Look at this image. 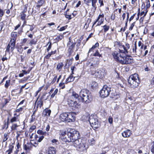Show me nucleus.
Here are the masks:
<instances>
[{
    "instance_id": "nucleus-24",
    "label": "nucleus",
    "mask_w": 154,
    "mask_h": 154,
    "mask_svg": "<svg viewBox=\"0 0 154 154\" xmlns=\"http://www.w3.org/2000/svg\"><path fill=\"white\" fill-rule=\"evenodd\" d=\"M44 2V1L43 0H41L39 1H38L37 3V5L36 7L38 8H39L41 6H42Z\"/></svg>"
},
{
    "instance_id": "nucleus-39",
    "label": "nucleus",
    "mask_w": 154,
    "mask_h": 154,
    "mask_svg": "<svg viewBox=\"0 0 154 154\" xmlns=\"http://www.w3.org/2000/svg\"><path fill=\"white\" fill-rule=\"evenodd\" d=\"M54 77L53 78L52 81H51V82L50 83V84H53L55 82L57 78V75H54Z\"/></svg>"
},
{
    "instance_id": "nucleus-51",
    "label": "nucleus",
    "mask_w": 154,
    "mask_h": 154,
    "mask_svg": "<svg viewBox=\"0 0 154 154\" xmlns=\"http://www.w3.org/2000/svg\"><path fill=\"white\" fill-rule=\"evenodd\" d=\"M92 6L93 8V11H95L97 9V6L96 4H92Z\"/></svg>"
},
{
    "instance_id": "nucleus-29",
    "label": "nucleus",
    "mask_w": 154,
    "mask_h": 154,
    "mask_svg": "<svg viewBox=\"0 0 154 154\" xmlns=\"http://www.w3.org/2000/svg\"><path fill=\"white\" fill-rule=\"evenodd\" d=\"M9 136L7 133H5L4 136V138L3 140V142L6 141L8 139Z\"/></svg>"
},
{
    "instance_id": "nucleus-49",
    "label": "nucleus",
    "mask_w": 154,
    "mask_h": 154,
    "mask_svg": "<svg viewBox=\"0 0 154 154\" xmlns=\"http://www.w3.org/2000/svg\"><path fill=\"white\" fill-rule=\"evenodd\" d=\"M135 22H134L133 23L131 24V26H130V27L129 28V30H131L133 28L135 24Z\"/></svg>"
},
{
    "instance_id": "nucleus-57",
    "label": "nucleus",
    "mask_w": 154,
    "mask_h": 154,
    "mask_svg": "<svg viewBox=\"0 0 154 154\" xmlns=\"http://www.w3.org/2000/svg\"><path fill=\"white\" fill-rule=\"evenodd\" d=\"M99 3L100 4V7L103 6L104 5L103 0H99Z\"/></svg>"
},
{
    "instance_id": "nucleus-27",
    "label": "nucleus",
    "mask_w": 154,
    "mask_h": 154,
    "mask_svg": "<svg viewBox=\"0 0 154 154\" xmlns=\"http://www.w3.org/2000/svg\"><path fill=\"white\" fill-rule=\"evenodd\" d=\"M13 148L14 146H10L9 147V149L6 151V153H7V154H10L11 153Z\"/></svg>"
},
{
    "instance_id": "nucleus-35",
    "label": "nucleus",
    "mask_w": 154,
    "mask_h": 154,
    "mask_svg": "<svg viewBox=\"0 0 154 154\" xmlns=\"http://www.w3.org/2000/svg\"><path fill=\"white\" fill-rule=\"evenodd\" d=\"M10 80H8L6 81V83L5 85V88H8L10 85Z\"/></svg>"
},
{
    "instance_id": "nucleus-31",
    "label": "nucleus",
    "mask_w": 154,
    "mask_h": 154,
    "mask_svg": "<svg viewBox=\"0 0 154 154\" xmlns=\"http://www.w3.org/2000/svg\"><path fill=\"white\" fill-rule=\"evenodd\" d=\"M146 8L147 9V8H149L150 6L149 0H146Z\"/></svg>"
},
{
    "instance_id": "nucleus-33",
    "label": "nucleus",
    "mask_w": 154,
    "mask_h": 154,
    "mask_svg": "<svg viewBox=\"0 0 154 154\" xmlns=\"http://www.w3.org/2000/svg\"><path fill=\"white\" fill-rule=\"evenodd\" d=\"M18 120L17 117L16 116L13 117L11 120V122L12 123L17 121Z\"/></svg>"
},
{
    "instance_id": "nucleus-40",
    "label": "nucleus",
    "mask_w": 154,
    "mask_h": 154,
    "mask_svg": "<svg viewBox=\"0 0 154 154\" xmlns=\"http://www.w3.org/2000/svg\"><path fill=\"white\" fill-rule=\"evenodd\" d=\"M72 96L74 97V98H75L76 99H77L79 96L78 94H76L75 92H73L72 93Z\"/></svg>"
},
{
    "instance_id": "nucleus-14",
    "label": "nucleus",
    "mask_w": 154,
    "mask_h": 154,
    "mask_svg": "<svg viewBox=\"0 0 154 154\" xmlns=\"http://www.w3.org/2000/svg\"><path fill=\"white\" fill-rule=\"evenodd\" d=\"M68 113H63L60 115V120L63 122H67Z\"/></svg>"
},
{
    "instance_id": "nucleus-59",
    "label": "nucleus",
    "mask_w": 154,
    "mask_h": 154,
    "mask_svg": "<svg viewBox=\"0 0 154 154\" xmlns=\"http://www.w3.org/2000/svg\"><path fill=\"white\" fill-rule=\"evenodd\" d=\"M23 109V107H20L18 109H17L16 112H19L20 111H22Z\"/></svg>"
},
{
    "instance_id": "nucleus-2",
    "label": "nucleus",
    "mask_w": 154,
    "mask_h": 154,
    "mask_svg": "<svg viewBox=\"0 0 154 154\" xmlns=\"http://www.w3.org/2000/svg\"><path fill=\"white\" fill-rule=\"evenodd\" d=\"M79 96L81 98L82 102L86 103L90 102L92 100L91 93L86 89H83L81 91Z\"/></svg>"
},
{
    "instance_id": "nucleus-25",
    "label": "nucleus",
    "mask_w": 154,
    "mask_h": 154,
    "mask_svg": "<svg viewBox=\"0 0 154 154\" xmlns=\"http://www.w3.org/2000/svg\"><path fill=\"white\" fill-rule=\"evenodd\" d=\"M63 64L62 63H59L57 66V69L59 70V72H60L62 69Z\"/></svg>"
},
{
    "instance_id": "nucleus-22",
    "label": "nucleus",
    "mask_w": 154,
    "mask_h": 154,
    "mask_svg": "<svg viewBox=\"0 0 154 154\" xmlns=\"http://www.w3.org/2000/svg\"><path fill=\"white\" fill-rule=\"evenodd\" d=\"M138 45L139 47L140 46V49L143 50H141V52L142 53V52L143 51H144L147 48V46L146 45H145L143 47V44H142L141 41H139L138 43Z\"/></svg>"
},
{
    "instance_id": "nucleus-3",
    "label": "nucleus",
    "mask_w": 154,
    "mask_h": 154,
    "mask_svg": "<svg viewBox=\"0 0 154 154\" xmlns=\"http://www.w3.org/2000/svg\"><path fill=\"white\" fill-rule=\"evenodd\" d=\"M128 82L131 88L137 87L140 82L138 75L135 73L131 75L128 79Z\"/></svg>"
},
{
    "instance_id": "nucleus-7",
    "label": "nucleus",
    "mask_w": 154,
    "mask_h": 154,
    "mask_svg": "<svg viewBox=\"0 0 154 154\" xmlns=\"http://www.w3.org/2000/svg\"><path fill=\"white\" fill-rule=\"evenodd\" d=\"M17 34L15 32H12L11 34V40L10 42L11 45V49L12 50L14 47L15 42L17 39Z\"/></svg>"
},
{
    "instance_id": "nucleus-50",
    "label": "nucleus",
    "mask_w": 154,
    "mask_h": 154,
    "mask_svg": "<svg viewBox=\"0 0 154 154\" xmlns=\"http://www.w3.org/2000/svg\"><path fill=\"white\" fill-rule=\"evenodd\" d=\"M99 44L98 42L96 43L94 46H92V48H93V49H94L96 48L97 47L99 46Z\"/></svg>"
},
{
    "instance_id": "nucleus-62",
    "label": "nucleus",
    "mask_w": 154,
    "mask_h": 154,
    "mask_svg": "<svg viewBox=\"0 0 154 154\" xmlns=\"http://www.w3.org/2000/svg\"><path fill=\"white\" fill-rule=\"evenodd\" d=\"M115 18V14H112L111 17V19L112 20H114Z\"/></svg>"
},
{
    "instance_id": "nucleus-9",
    "label": "nucleus",
    "mask_w": 154,
    "mask_h": 154,
    "mask_svg": "<svg viewBox=\"0 0 154 154\" xmlns=\"http://www.w3.org/2000/svg\"><path fill=\"white\" fill-rule=\"evenodd\" d=\"M75 45V42L74 43L73 42H72L70 38H69V41L67 43V46L69 48L68 51L70 53H72V50L74 48Z\"/></svg>"
},
{
    "instance_id": "nucleus-11",
    "label": "nucleus",
    "mask_w": 154,
    "mask_h": 154,
    "mask_svg": "<svg viewBox=\"0 0 154 154\" xmlns=\"http://www.w3.org/2000/svg\"><path fill=\"white\" fill-rule=\"evenodd\" d=\"M95 75L97 78L101 79L104 75V72L100 69H97L94 73Z\"/></svg>"
},
{
    "instance_id": "nucleus-42",
    "label": "nucleus",
    "mask_w": 154,
    "mask_h": 154,
    "mask_svg": "<svg viewBox=\"0 0 154 154\" xmlns=\"http://www.w3.org/2000/svg\"><path fill=\"white\" fill-rule=\"evenodd\" d=\"M36 128V126L35 125H33L30 128L29 130V133L30 134L32 131L34 129H35Z\"/></svg>"
},
{
    "instance_id": "nucleus-56",
    "label": "nucleus",
    "mask_w": 154,
    "mask_h": 154,
    "mask_svg": "<svg viewBox=\"0 0 154 154\" xmlns=\"http://www.w3.org/2000/svg\"><path fill=\"white\" fill-rule=\"evenodd\" d=\"M91 1V0H84V3L87 5H88V3H90Z\"/></svg>"
},
{
    "instance_id": "nucleus-28",
    "label": "nucleus",
    "mask_w": 154,
    "mask_h": 154,
    "mask_svg": "<svg viewBox=\"0 0 154 154\" xmlns=\"http://www.w3.org/2000/svg\"><path fill=\"white\" fill-rule=\"evenodd\" d=\"M103 29L104 32H106L109 29V26H107L106 25H105L103 26Z\"/></svg>"
},
{
    "instance_id": "nucleus-10",
    "label": "nucleus",
    "mask_w": 154,
    "mask_h": 154,
    "mask_svg": "<svg viewBox=\"0 0 154 154\" xmlns=\"http://www.w3.org/2000/svg\"><path fill=\"white\" fill-rule=\"evenodd\" d=\"M103 17L104 15L103 14L100 15L97 19L96 20L94 23L93 25V26H94V24H95L97 22H98V23L96 25V26H98L100 25L101 24H102L103 22Z\"/></svg>"
},
{
    "instance_id": "nucleus-44",
    "label": "nucleus",
    "mask_w": 154,
    "mask_h": 154,
    "mask_svg": "<svg viewBox=\"0 0 154 154\" xmlns=\"http://www.w3.org/2000/svg\"><path fill=\"white\" fill-rule=\"evenodd\" d=\"M67 27V26H63L60 28L59 29H58V30L60 31H61L64 30Z\"/></svg>"
},
{
    "instance_id": "nucleus-60",
    "label": "nucleus",
    "mask_w": 154,
    "mask_h": 154,
    "mask_svg": "<svg viewBox=\"0 0 154 154\" xmlns=\"http://www.w3.org/2000/svg\"><path fill=\"white\" fill-rule=\"evenodd\" d=\"M51 56V54H50L49 53L45 57V58L47 59H48Z\"/></svg>"
},
{
    "instance_id": "nucleus-16",
    "label": "nucleus",
    "mask_w": 154,
    "mask_h": 154,
    "mask_svg": "<svg viewBox=\"0 0 154 154\" xmlns=\"http://www.w3.org/2000/svg\"><path fill=\"white\" fill-rule=\"evenodd\" d=\"M42 97H41L38 100V98H37L36 101L35 102V104H36L37 103L36 108H38L39 107L40 108H41V107L43 105V102L42 100Z\"/></svg>"
},
{
    "instance_id": "nucleus-45",
    "label": "nucleus",
    "mask_w": 154,
    "mask_h": 154,
    "mask_svg": "<svg viewBox=\"0 0 154 154\" xmlns=\"http://www.w3.org/2000/svg\"><path fill=\"white\" fill-rule=\"evenodd\" d=\"M37 133L38 134L40 135H43L44 134V132L40 130H38L37 131Z\"/></svg>"
},
{
    "instance_id": "nucleus-47",
    "label": "nucleus",
    "mask_w": 154,
    "mask_h": 154,
    "mask_svg": "<svg viewBox=\"0 0 154 154\" xmlns=\"http://www.w3.org/2000/svg\"><path fill=\"white\" fill-rule=\"evenodd\" d=\"M89 143H91V144H94L95 143V140L93 139H92L91 140H89Z\"/></svg>"
},
{
    "instance_id": "nucleus-46",
    "label": "nucleus",
    "mask_w": 154,
    "mask_h": 154,
    "mask_svg": "<svg viewBox=\"0 0 154 154\" xmlns=\"http://www.w3.org/2000/svg\"><path fill=\"white\" fill-rule=\"evenodd\" d=\"M36 42L34 39H32L30 42L29 44L31 45H35L36 44Z\"/></svg>"
},
{
    "instance_id": "nucleus-12",
    "label": "nucleus",
    "mask_w": 154,
    "mask_h": 154,
    "mask_svg": "<svg viewBox=\"0 0 154 154\" xmlns=\"http://www.w3.org/2000/svg\"><path fill=\"white\" fill-rule=\"evenodd\" d=\"M67 122H73L75 120V116L74 114L72 113H68Z\"/></svg>"
},
{
    "instance_id": "nucleus-4",
    "label": "nucleus",
    "mask_w": 154,
    "mask_h": 154,
    "mask_svg": "<svg viewBox=\"0 0 154 154\" xmlns=\"http://www.w3.org/2000/svg\"><path fill=\"white\" fill-rule=\"evenodd\" d=\"M125 54L126 53L121 52L118 53L116 51H115L112 55L116 61H118L121 64H125V61L126 60V57H127V56H125Z\"/></svg>"
},
{
    "instance_id": "nucleus-55",
    "label": "nucleus",
    "mask_w": 154,
    "mask_h": 154,
    "mask_svg": "<svg viewBox=\"0 0 154 154\" xmlns=\"http://www.w3.org/2000/svg\"><path fill=\"white\" fill-rule=\"evenodd\" d=\"M59 85L60 87H62V88H63L65 87V85H64V83H60Z\"/></svg>"
},
{
    "instance_id": "nucleus-15",
    "label": "nucleus",
    "mask_w": 154,
    "mask_h": 154,
    "mask_svg": "<svg viewBox=\"0 0 154 154\" xmlns=\"http://www.w3.org/2000/svg\"><path fill=\"white\" fill-rule=\"evenodd\" d=\"M122 48L124 50L119 49V52H122L124 53H128L127 50L129 49L130 48L129 45V44L127 43L125 45V46L124 45L122 46Z\"/></svg>"
},
{
    "instance_id": "nucleus-48",
    "label": "nucleus",
    "mask_w": 154,
    "mask_h": 154,
    "mask_svg": "<svg viewBox=\"0 0 154 154\" xmlns=\"http://www.w3.org/2000/svg\"><path fill=\"white\" fill-rule=\"evenodd\" d=\"M108 120L110 124H112V123L113 119L112 117L109 116L108 118Z\"/></svg>"
},
{
    "instance_id": "nucleus-18",
    "label": "nucleus",
    "mask_w": 154,
    "mask_h": 154,
    "mask_svg": "<svg viewBox=\"0 0 154 154\" xmlns=\"http://www.w3.org/2000/svg\"><path fill=\"white\" fill-rule=\"evenodd\" d=\"M56 150L55 148L54 147H50L48 149V154H55Z\"/></svg>"
},
{
    "instance_id": "nucleus-38",
    "label": "nucleus",
    "mask_w": 154,
    "mask_h": 154,
    "mask_svg": "<svg viewBox=\"0 0 154 154\" xmlns=\"http://www.w3.org/2000/svg\"><path fill=\"white\" fill-rule=\"evenodd\" d=\"M62 154H71V152L70 150H65L62 153Z\"/></svg>"
},
{
    "instance_id": "nucleus-64",
    "label": "nucleus",
    "mask_w": 154,
    "mask_h": 154,
    "mask_svg": "<svg viewBox=\"0 0 154 154\" xmlns=\"http://www.w3.org/2000/svg\"><path fill=\"white\" fill-rule=\"evenodd\" d=\"M28 26H29L30 27L29 30L31 31H32L33 29L34 28V27H33V25H32L31 26H30L29 25Z\"/></svg>"
},
{
    "instance_id": "nucleus-13",
    "label": "nucleus",
    "mask_w": 154,
    "mask_h": 154,
    "mask_svg": "<svg viewBox=\"0 0 154 154\" xmlns=\"http://www.w3.org/2000/svg\"><path fill=\"white\" fill-rule=\"evenodd\" d=\"M51 112V111L50 109L46 108L43 110L42 113V116L48 118L50 116Z\"/></svg>"
},
{
    "instance_id": "nucleus-5",
    "label": "nucleus",
    "mask_w": 154,
    "mask_h": 154,
    "mask_svg": "<svg viewBox=\"0 0 154 154\" xmlns=\"http://www.w3.org/2000/svg\"><path fill=\"white\" fill-rule=\"evenodd\" d=\"M111 92L112 88L107 85H105L100 91V94L102 97L104 98L107 97Z\"/></svg>"
},
{
    "instance_id": "nucleus-36",
    "label": "nucleus",
    "mask_w": 154,
    "mask_h": 154,
    "mask_svg": "<svg viewBox=\"0 0 154 154\" xmlns=\"http://www.w3.org/2000/svg\"><path fill=\"white\" fill-rule=\"evenodd\" d=\"M28 6V5L26 4L25 5H24L23 7V11L22 12L23 13H25L27 11V8Z\"/></svg>"
},
{
    "instance_id": "nucleus-19",
    "label": "nucleus",
    "mask_w": 154,
    "mask_h": 154,
    "mask_svg": "<svg viewBox=\"0 0 154 154\" xmlns=\"http://www.w3.org/2000/svg\"><path fill=\"white\" fill-rule=\"evenodd\" d=\"M125 61V64H130L133 63V59L132 57L127 56Z\"/></svg>"
},
{
    "instance_id": "nucleus-17",
    "label": "nucleus",
    "mask_w": 154,
    "mask_h": 154,
    "mask_svg": "<svg viewBox=\"0 0 154 154\" xmlns=\"http://www.w3.org/2000/svg\"><path fill=\"white\" fill-rule=\"evenodd\" d=\"M131 134V131L128 129L122 133V136L124 137H129Z\"/></svg>"
},
{
    "instance_id": "nucleus-23",
    "label": "nucleus",
    "mask_w": 154,
    "mask_h": 154,
    "mask_svg": "<svg viewBox=\"0 0 154 154\" xmlns=\"http://www.w3.org/2000/svg\"><path fill=\"white\" fill-rule=\"evenodd\" d=\"M75 78V77H74L72 74H70V75L66 79V82L67 83L73 81Z\"/></svg>"
},
{
    "instance_id": "nucleus-20",
    "label": "nucleus",
    "mask_w": 154,
    "mask_h": 154,
    "mask_svg": "<svg viewBox=\"0 0 154 154\" xmlns=\"http://www.w3.org/2000/svg\"><path fill=\"white\" fill-rule=\"evenodd\" d=\"M11 45L10 43L9 42V43L8 45L7 48L6 50L5 51V54H6L8 53L9 54H10V51H11V52H12L14 49V47L13 48V49L12 50L11 49Z\"/></svg>"
},
{
    "instance_id": "nucleus-52",
    "label": "nucleus",
    "mask_w": 154,
    "mask_h": 154,
    "mask_svg": "<svg viewBox=\"0 0 154 154\" xmlns=\"http://www.w3.org/2000/svg\"><path fill=\"white\" fill-rule=\"evenodd\" d=\"M152 143L153 144L152 146L151 151L153 154L154 153V141Z\"/></svg>"
},
{
    "instance_id": "nucleus-37",
    "label": "nucleus",
    "mask_w": 154,
    "mask_h": 154,
    "mask_svg": "<svg viewBox=\"0 0 154 154\" xmlns=\"http://www.w3.org/2000/svg\"><path fill=\"white\" fill-rule=\"evenodd\" d=\"M18 127V125L16 124H14L12 125L11 127L12 130H15L16 129V128Z\"/></svg>"
},
{
    "instance_id": "nucleus-32",
    "label": "nucleus",
    "mask_w": 154,
    "mask_h": 154,
    "mask_svg": "<svg viewBox=\"0 0 154 154\" xmlns=\"http://www.w3.org/2000/svg\"><path fill=\"white\" fill-rule=\"evenodd\" d=\"M144 10L145 11H142L140 14V15L141 16L143 15V17H144L146 15V14L148 12V11L146 9V10L144 9Z\"/></svg>"
},
{
    "instance_id": "nucleus-30",
    "label": "nucleus",
    "mask_w": 154,
    "mask_h": 154,
    "mask_svg": "<svg viewBox=\"0 0 154 154\" xmlns=\"http://www.w3.org/2000/svg\"><path fill=\"white\" fill-rule=\"evenodd\" d=\"M58 91V90L57 88H56L54 90L53 93L51 94V98H53L54 96L57 94Z\"/></svg>"
},
{
    "instance_id": "nucleus-54",
    "label": "nucleus",
    "mask_w": 154,
    "mask_h": 154,
    "mask_svg": "<svg viewBox=\"0 0 154 154\" xmlns=\"http://www.w3.org/2000/svg\"><path fill=\"white\" fill-rule=\"evenodd\" d=\"M4 11L3 10L1 9L0 8V17H2L4 14Z\"/></svg>"
},
{
    "instance_id": "nucleus-26",
    "label": "nucleus",
    "mask_w": 154,
    "mask_h": 154,
    "mask_svg": "<svg viewBox=\"0 0 154 154\" xmlns=\"http://www.w3.org/2000/svg\"><path fill=\"white\" fill-rule=\"evenodd\" d=\"M136 49H137V46H136V42H135L134 44V45L133 46V53L134 54L137 55V54L136 51Z\"/></svg>"
},
{
    "instance_id": "nucleus-61",
    "label": "nucleus",
    "mask_w": 154,
    "mask_h": 154,
    "mask_svg": "<svg viewBox=\"0 0 154 154\" xmlns=\"http://www.w3.org/2000/svg\"><path fill=\"white\" fill-rule=\"evenodd\" d=\"M3 23L2 22H0V31L2 30L3 27Z\"/></svg>"
},
{
    "instance_id": "nucleus-53",
    "label": "nucleus",
    "mask_w": 154,
    "mask_h": 154,
    "mask_svg": "<svg viewBox=\"0 0 154 154\" xmlns=\"http://www.w3.org/2000/svg\"><path fill=\"white\" fill-rule=\"evenodd\" d=\"M44 137L43 136H40L39 138V139L38 140V142H40L42 140L43 138H44Z\"/></svg>"
},
{
    "instance_id": "nucleus-21",
    "label": "nucleus",
    "mask_w": 154,
    "mask_h": 154,
    "mask_svg": "<svg viewBox=\"0 0 154 154\" xmlns=\"http://www.w3.org/2000/svg\"><path fill=\"white\" fill-rule=\"evenodd\" d=\"M113 91L112 89V91ZM119 95L117 94L116 93L115 91L111 92V94L110 95V97L114 99H116L118 98Z\"/></svg>"
},
{
    "instance_id": "nucleus-34",
    "label": "nucleus",
    "mask_w": 154,
    "mask_h": 154,
    "mask_svg": "<svg viewBox=\"0 0 154 154\" xmlns=\"http://www.w3.org/2000/svg\"><path fill=\"white\" fill-rule=\"evenodd\" d=\"M93 56H98L99 57H102V55L100 54L98 52V51L97 50L93 54Z\"/></svg>"
},
{
    "instance_id": "nucleus-6",
    "label": "nucleus",
    "mask_w": 154,
    "mask_h": 154,
    "mask_svg": "<svg viewBox=\"0 0 154 154\" xmlns=\"http://www.w3.org/2000/svg\"><path fill=\"white\" fill-rule=\"evenodd\" d=\"M89 121L92 127L97 129L99 127V125L96 116H90L89 119Z\"/></svg>"
},
{
    "instance_id": "nucleus-63",
    "label": "nucleus",
    "mask_w": 154,
    "mask_h": 154,
    "mask_svg": "<svg viewBox=\"0 0 154 154\" xmlns=\"http://www.w3.org/2000/svg\"><path fill=\"white\" fill-rule=\"evenodd\" d=\"M135 15V14H134L129 19V21L130 22L131 20H132L134 18Z\"/></svg>"
},
{
    "instance_id": "nucleus-8",
    "label": "nucleus",
    "mask_w": 154,
    "mask_h": 154,
    "mask_svg": "<svg viewBox=\"0 0 154 154\" xmlns=\"http://www.w3.org/2000/svg\"><path fill=\"white\" fill-rule=\"evenodd\" d=\"M68 104L69 106L72 107V109L73 110H75L76 109L78 108L79 106L78 105L77 101L69 100L68 101Z\"/></svg>"
},
{
    "instance_id": "nucleus-1",
    "label": "nucleus",
    "mask_w": 154,
    "mask_h": 154,
    "mask_svg": "<svg viewBox=\"0 0 154 154\" xmlns=\"http://www.w3.org/2000/svg\"><path fill=\"white\" fill-rule=\"evenodd\" d=\"M67 137H66L64 141L66 142H73V145L77 148L80 149V151H84L86 149L87 147L80 138V135L79 132L74 129H70L67 133Z\"/></svg>"
},
{
    "instance_id": "nucleus-41",
    "label": "nucleus",
    "mask_w": 154,
    "mask_h": 154,
    "mask_svg": "<svg viewBox=\"0 0 154 154\" xmlns=\"http://www.w3.org/2000/svg\"><path fill=\"white\" fill-rule=\"evenodd\" d=\"M24 13H25L22 12L21 15V17L22 20H24L25 18L26 15Z\"/></svg>"
},
{
    "instance_id": "nucleus-58",
    "label": "nucleus",
    "mask_w": 154,
    "mask_h": 154,
    "mask_svg": "<svg viewBox=\"0 0 154 154\" xmlns=\"http://www.w3.org/2000/svg\"><path fill=\"white\" fill-rule=\"evenodd\" d=\"M67 132L66 131L63 130L62 131V132L61 133V134L63 136H65V135L66 134Z\"/></svg>"
},
{
    "instance_id": "nucleus-43",
    "label": "nucleus",
    "mask_w": 154,
    "mask_h": 154,
    "mask_svg": "<svg viewBox=\"0 0 154 154\" xmlns=\"http://www.w3.org/2000/svg\"><path fill=\"white\" fill-rule=\"evenodd\" d=\"M49 43V45L48 46V48H47V51L48 52L49 51V50L51 48V45H52V43H51V42H49L47 44V45H48V44Z\"/></svg>"
}]
</instances>
